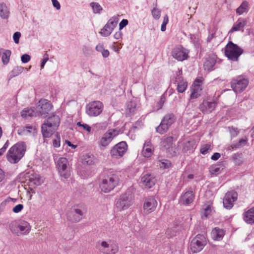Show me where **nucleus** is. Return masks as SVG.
<instances>
[{
    "label": "nucleus",
    "instance_id": "nucleus-54",
    "mask_svg": "<svg viewBox=\"0 0 254 254\" xmlns=\"http://www.w3.org/2000/svg\"><path fill=\"white\" fill-rule=\"evenodd\" d=\"M193 142L188 141L184 145V149L186 150H193L194 144Z\"/></svg>",
    "mask_w": 254,
    "mask_h": 254
},
{
    "label": "nucleus",
    "instance_id": "nucleus-23",
    "mask_svg": "<svg viewBox=\"0 0 254 254\" xmlns=\"http://www.w3.org/2000/svg\"><path fill=\"white\" fill-rule=\"evenodd\" d=\"M197 82H198V81L196 80L194 83L191 87V93L190 95V99H195L198 98L201 95L202 88L201 87L200 84L199 83H196Z\"/></svg>",
    "mask_w": 254,
    "mask_h": 254
},
{
    "label": "nucleus",
    "instance_id": "nucleus-31",
    "mask_svg": "<svg viewBox=\"0 0 254 254\" xmlns=\"http://www.w3.org/2000/svg\"><path fill=\"white\" fill-rule=\"evenodd\" d=\"M39 115L38 112L35 108H25L21 112V116L24 119L28 117H37Z\"/></svg>",
    "mask_w": 254,
    "mask_h": 254
},
{
    "label": "nucleus",
    "instance_id": "nucleus-49",
    "mask_svg": "<svg viewBox=\"0 0 254 254\" xmlns=\"http://www.w3.org/2000/svg\"><path fill=\"white\" fill-rule=\"evenodd\" d=\"M190 39L191 42H192L196 48H199L200 43L198 37L195 35L191 34L190 35Z\"/></svg>",
    "mask_w": 254,
    "mask_h": 254
},
{
    "label": "nucleus",
    "instance_id": "nucleus-26",
    "mask_svg": "<svg viewBox=\"0 0 254 254\" xmlns=\"http://www.w3.org/2000/svg\"><path fill=\"white\" fill-rule=\"evenodd\" d=\"M244 221L247 224H254V207H253L243 214Z\"/></svg>",
    "mask_w": 254,
    "mask_h": 254
},
{
    "label": "nucleus",
    "instance_id": "nucleus-12",
    "mask_svg": "<svg viewBox=\"0 0 254 254\" xmlns=\"http://www.w3.org/2000/svg\"><path fill=\"white\" fill-rule=\"evenodd\" d=\"M127 149V145L125 141H121L114 146L111 151L110 154L112 158L119 159L123 157Z\"/></svg>",
    "mask_w": 254,
    "mask_h": 254
},
{
    "label": "nucleus",
    "instance_id": "nucleus-29",
    "mask_svg": "<svg viewBox=\"0 0 254 254\" xmlns=\"http://www.w3.org/2000/svg\"><path fill=\"white\" fill-rule=\"evenodd\" d=\"M176 82L177 83V90L179 93L184 92L187 88L188 83L184 80L182 76H178L176 78Z\"/></svg>",
    "mask_w": 254,
    "mask_h": 254
},
{
    "label": "nucleus",
    "instance_id": "nucleus-33",
    "mask_svg": "<svg viewBox=\"0 0 254 254\" xmlns=\"http://www.w3.org/2000/svg\"><path fill=\"white\" fill-rule=\"evenodd\" d=\"M247 141H248V138L247 137H245V138L240 139L238 142L235 143H232V144L229 145L227 149L228 150H231L233 149L240 148L241 147H242L243 146L246 144V143H247Z\"/></svg>",
    "mask_w": 254,
    "mask_h": 254
},
{
    "label": "nucleus",
    "instance_id": "nucleus-40",
    "mask_svg": "<svg viewBox=\"0 0 254 254\" xmlns=\"http://www.w3.org/2000/svg\"><path fill=\"white\" fill-rule=\"evenodd\" d=\"M11 54V51L9 50H4V52L2 53L1 61L4 65L7 64L9 62Z\"/></svg>",
    "mask_w": 254,
    "mask_h": 254
},
{
    "label": "nucleus",
    "instance_id": "nucleus-30",
    "mask_svg": "<svg viewBox=\"0 0 254 254\" xmlns=\"http://www.w3.org/2000/svg\"><path fill=\"white\" fill-rule=\"evenodd\" d=\"M225 167V162H219L217 164L213 165L210 166L209 169L211 174L213 175H218L220 174L224 169Z\"/></svg>",
    "mask_w": 254,
    "mask_h": 254
},
{
    "label": "nucleus",
    "instance_id": "nucleus-13",
    "mask_svg": "<svg viewBox=\"0 0 254 254\" xmlns=\"http://www.w3.org/2000/svg\"><path fill=\"white\" fill-rule=\"evenodd\" d=\"M217 105V102L214 100L206 99L199 105L198 108L203 114H209L215 109Z\"/></svg>",
    "mask_w": 254,
    "mask_h": 254
},
{
    "label": "nucleus",
    "instance_id": "nucleus-48",
    "mask_svg": "<svg viewBox=\"0 0 254 254\" xmlns=\"http://www.w3.org/2000/svg\"><path fill=\"white\" fill-rule=\"evenodd\" d=\"M228 128L231 134V138L236 137L239 133L240 131L237 127H229Z\"/></svg>",
    "mask_w": 254,
    "mask_h": 254
},
{
    "label": "nucleus",
    "instance_id": "nucleus-3",
    "mask_svg": "<svg viewBox=\"0 0 254 254\" xmlns=\"http://www.w3.org/2000/svg\"><path fill=\"white\" fill-rule=\"evenodd\" d=\"M61 120L59 116L52 115L42 124V133L45 138H49L58 129Z\"/></svg>",
    "mask_w": 254,
    "mask_h": 254
},
{
    "label": "nucleus",
    "instance_id": "nucleus-59",
    "mask_svg": "<svg viewBox=\"0 0 254 254\" xmlns=\"http://www.w3.org/2000/svg\"><path fill=\"white\" fill-rule=\"evenodd\" d=\"M49 60V55L48 54L45 53L43 56V59L41 64V68H44L45 64Z\"/></svg>",
    "mask_w": 254,
    "mask_h": 254
},
{
    "label": "nucleus",
    "instance_id": "nucleus-46",
    "mask_svg": "<svg viewBox=\"0 0 254 254\" xmlns=\"http://www.w3.org/2000/svg\"><path fill=\"white\" fill-rule=\"evenodd\" d=\"M127 110L130 114H133L136 110V103L132 101L127 103Z\"/></svg>",
    "mask_w": 254,
    "mask_h": 254
},
{
    "label": "nucleus",
    "instance_id": "nucleus-32",
    "mask_svg": "<svg viewBox=\"0 0 254 254\" xmlns=\"http://www.w3.org/2000/svg\"><path fill=\"white\" fill-rule=\"evenodd\" d=\"M194 196L192 191L186 192L181 197V201L183 204H189L191 203L194 199Z\"/></svg>",
    "mask_w": 254,
    "mask_h": 254
},
{
    "label": "nucleus",
    "instance_id": "nucleus-64",
    "mask_svg": "<svg viewBox=\"0 0 254 254\" xmlns=\"http://www.w3.org/2000/svg\"><path fill=\"white\" fill-rule=\"evenodd\" d=\"M9 142L8 141V140H7L6 141V142L4 143V145L3 146V147L0 149V150L3 152H4L7 148L8 147V146H9Z\"/></svg>",
    "mask_w": 254,
    "mask_h": 254
},
{
    "label": "nucleus",
    "instance_id": "nucleus-53",
    "mask_svg": "<svg viewBox=\"0 0 254 254\" xmlns=\"http://www.w3.org/2000/svg\"><path fill=\"white\" fill-rule=\"evenodd\" d=\"M211 207H212L210 204H208L206 206H204V215L206 217H208V216L210 214V213L211 212Z\"/></svg>",
    "mask_w": 254,
    "mask_h": 254
},
{
    "label": "nucleus",
    "instance_id": "nucleus-9",
    "mask_svg": "<svg viewBox=\"0 0 254 254\" xmlns=\"http://www.w3.org/2000/svg\"><path fill=\"white\" fill-rule=\"evenodd\" d=\"M60 176L64 179H67L70 176V168L68 160L64 157L60 158L56 164Z\"/></svg>",
    "mask_w": 254,
    "mask_h": 254
},
{
    "label": "nucleus",
    "instance_id": "nucleus-4",
    "mask_svg": "<svg viewBox=\"0 0 254 254\" xmlns=\"http://www.w3.org/2000/svg\"><path fill=\"white\" fill-rule=\"evenodd\" d=\"M249 83V79L241 75L233 78L231 81V87L236 94H239L246 90Z\"/></svg>",
    "mask_w": 254,
    "mask_h": 254
},
{
    "label": "nucleus",
    "instance_id": "nucleus-39",
    "mask_svg": "<svg viewBox=\"0 0 254 254\" xmlns=\"http://www.w3.org/2000/svg\"><path fill=\"white\" fill-rule=\"evenodd\" d=\"M29 181L31 183L37 186L40 185L41 184L40 176L36 174H33L30 176Z\"/></svg>",
    "mask_w": 254,
    "mask_h": 254
},
{
    "label": "nucleus",
    "instance_id": "nucleus-21",
    "mask_svg": "<svg viewBox=\"0 0 254 254\" xmlns=\"http://www.w3.org/2000/svg\"><path fill=\"white\" fill-rule=\"evenodd\" d=\"M154 148L152 146L151 139H147L143 145L141 154L144 157L149 158L152 156L153 153Z\"/></svg>",
    "mask_w": 254,
    "mask_h": 254
},
{
    "label": "nucleus",
    "instance_id": "nucleus-34",
    "mask_svg": "<svg viewBox=\"0 0 254 254\" xmlns=\"http://www.w3.org/2000/svg\"><path fill=\"white\" fill-rule=\"evenodd\" d=\"M9 14V9L6 4L3 2L0 3V16L2 19H7Z\"/></svg>",
    "mask_w": 254,
    "mask_h": 254
},
{
    "label": "nucleus",
    "instance_id": "nucleus-37",
    "mask_svg": "<svg viewBox=\"0 0 254 254\" xmlns=\"http://www.w3.org/2000/svg\"><path fill=\"white\" fill-rule=\"evenodd\" d=\"M248 4V2L247 1H244L240 6L237 8L236 13L239 15L247 13L249 10Z\"/></svg>",
    "mask_w": 254,
    "mask_h": 254
},
{
    "label": "nucleus",
    "instance_id": "nucleus-55",
    "mask_svg": "<svg viewBox=\"0 0 254 254\" xmlns=\"http://www.w3.org/2000/svg\"><path fill=\"white\" fill-rule=\"evenodd\" d=\"M76 125L78 127H83L84 130L87 131L88 132H90L91 130V127L86 124H81V122H79L77 123Z\"/></svg>",
    "mask_w": 254,
    "mask_h": 254
},
{
    "label": "nucleus",
    "instance_id": "nucleus-56",
    "mask_svg": "<svg viewBox=\"0 0 254 254\" xmlns=\"http://www.w3.org/2000/svg\"><path fill=\"white\" fill-rule=\"evenodd\" d=\"M21 33L19 32H16L14 33L13 35V39L14 42L16 44H18L19 42V38L21 37Z\"/></svg>",
    "mask_w": 254,
    "mask_h": 254
},
{
    "label": "nucleus",
    "instance_id": "nucleus-60",
    "mask_svg": "<svg viewBox=\"0 0 254 254\" xmlns=\"http://www.w3.org/2000/svg\"><path fill=\"white\" fill-rule=\"evenodd\" d=\"M128 24V20L127 19H123L119 24V28L121 30Z\"/></svg>",
    "mask_w": 254,
    "mask_h": 254
},
{
    "label": "nucleus",
    "instance_id": "nucleus-11",
    "mask_svg": "<svg viewBox=\"0 0 254 254\" xmlns=\"http://www.w3.org/2000/svg\"><path fill=\"white\" fill-rule=\"evenodd\" d=\"M103 108V104L101 102L93 101L86 106V112L90 117H96L102 112Z\"/></svg>",
    "mask_w": 254,
    "mask_h": 254
},
{
    "label": "nucleus",
    "instance_id": "nucleus-19",
    "mask_svg": "<svg viewBox=\"0 0 254 254\" xmlns=\"http://www.w3.org/2000/svg\"><path fill=\"white\" fill-rule=\"evenodd\" d=\"M83 211L79 208H74L67 214L68 219L72 222H78L82 219Z\"/></svg>",
    "mask_w": 254,
    "mask_h": 254
},
{
    "label": "nucleus",
    "instance_id": "nucleus-24",
    "mask_svg": "<svg viewBox=\"0 0 254 254\" xmlns=\"http://www.w3.org/2000/svg\"><path fill=\"white\" fill-rule=\"evenodd\" d=\"M31 227L30 224L26 221L21 220L19 221V233L21 235H26L29 233Z\"/></svg>",
    "mask_w": 254,
    "mask_h": 254
},
{
    "label": "nucleus",
    "instance_id": "nucleus-58",
    "mask_svg": "<svg viewBox=\"0 0 254 254\" xmlns=\"http://www.w3.org/2000/svg\"><path fill=\"white\" fill-rule=\"evenodd\" d=\"M23 205L21 204H19L13 208L12 211L14 213H17L20 212L23 209Z\"/></svg>",
    "mask_w": 254,
    "mask_h": 254
},
{
    "label": "nucleus",
    "instance_id": "nucleus-42",
    "mask_svg": "<svg viewBox=\"0 0 254 254\" xmlns=\"http://www.w3.org/2000/svg\"><path fill=\"white\" fill-rule=\"evenodd\" d=\"M157 166L163 169L169 168L171 166V163L168 160H159L157 162Z\"/></svg>",
    "mask_w": 254,
    "mask_h": 254
},
{
    "label": "nucleus",
    "instance_id": "nucleus-6",
    "mask_svg": "<svg viewBox=\"0 0 254 254\" xmlns=\"http://www.w3.org/2000/svg\"><path fill=\"white\" fill-rule=\"evenodd\" d=\"M243 53V50L231 41L229 42L225 47V54L232 61H237Z\"/></svg>",
    "mask_w": 254,
    "mask_h": 254
},
{
    "label": "nucleus",
    "instance_id": "nucleus-51",
    "mask_svg": "<svg viewBox=\"0 0 254 254\" xmlns=\"http://www.w3.org/2000/svg\"><path fill=\"white\" fill-rule=\"evenodd\" d=\"M56 138L53 140V145L54 147L57 148L60 146V135L58 133L55 134Z\"/></svg>",
    "mask_w": 254,
    "mask_h": 254
},
{
    "label": "nucleus",
    "instance_id": "nucleus-50",
    "mask_svg": "<svg viewBox=\"0 0 254 254\" xmlns=\"http://www.w3.org/2000/svg\"><path fill=\"white\" fill-rule=\"evenodd\" d=\"M151 14L154 19H159L161 16V10L154 7L151 10Z\"/></svg>",
    "mask_w": 254,
    "mask_h": 254
},
{
    "label": "nucleus",
    "instance_id": "nucleus-38",
    "mask_svg": "<svg viewBox=\"0 0 254 254\" xmlns=\"http://www.w3.org/2000/svg\"><path fill=\"white\" fill-rule=\"evenodd\" d=\"M24 69L23 67L21 66H17L14 67L13 69L9 72V76L10 78L18 76L21 73Z\"/></svg>",
    "mask_w": 254,
    "mask_h": 254
},
{
    "label": "nucleus",
    "instance_id": "nucleus-35",
    "mask_svg": "<svg viewBox=\"0 0 254 254\" xmlns=\"http://www.w3.org/2000/svg\"><path fill=\"white\" fill-rule=\"evenodd\" d=\"M82 159L84 164H86L89 165L94 164L96 161V158L94 156L89 153L84 155Z\"/></svg>",
    "mask_w": 254,
    "mask_h": 254
},
{
    "label": "nucleus",
    "instance_id": "nucleus-28",
    "mask_svg": "<svg viewBox=\"0 0 254 254\" xmlns=\"http://www.w3.org/2000/svg\"><path fill=\"white\" fill-rule=\"evenodd\" d=\"M216 62V57L215 55L208 56L205 58L204 63V67L205 70H210L212 69Z\"/></svg>",
    "mask_w": 254,
    "mask_h": 254
},
{
    "label": "nucleus",
    "instance_id": "nucleus-25",
    "mask_svg": "<svg viewBox=\"0 0 254 254\" xmlns=\"http://www.w3.org/2000/svg\"><path fill=\"white\" fill-rule=\"evenodd\" d=\"M225 235V230L219 227H215L213 228L211 233V238L215 241H221Z\"/></svg>",
    "mask_w": 254,
    "mask_h": 254
},
{
    "label": "nucleus",
    "instance_id": "nucleus-10",
    "mask_svg": "<svg viewBox=\"0 0 254 254\" xmlns=\"http://www.w3.org/2000/svg\"><path fill=\"white\" fill-rule=\"evenodd\" d=\"M175 121V117L173 114L166 115L162 120L160 125L156 127V132L161 134L165 133Z\"/></svg>",
    "mask_w": 254,
    "mask_h": 254
},
{
    "label": "nucleus",
    "instance_id": "nucleus-16",
    "mask_svg": "<svg viewBox=\"0 0 254 254\" xmlns=\"http://www.w3.org/2000/svg\"><path fill=\"white\" fill-rule=\"evenodd\" d=\"M238 194L236 191L227 192L223 198V206L227 209H230L233 206V203L237 199Z\"/></svg>",
    "mask_w": 254,
    "mask_h": 254
},
{
    "label": "nucleus",
    "instance_id": "nucleus-18",
    "mask_svg": "<svg viewBox=\"0 0 254 254\" xmlns=\"http://www.w3.org/2000/svg\"><path fill=\"white\" fill-rule=\"evenodd\" d=\"M116 130L109 129L106 132L100 140V144L102 146L106 147L109 145L114 137L117 135Z\"/></svg>",
    "mask_w": 254,
    "mask_h": 254
},
{
    "label": "nucleus",
    "instance_id": "nucleus-22",
    "mask_svg": "<svg viewBox=\"0 0 254 254\" xmlns=\"http://www.w3.org/2000/svg\"><path fill=\"white\" fill-rule=\"evenodd\" d=\"M173 144V137L172 136H168L164 138L161 142L162 148L167 152H174Z\"/></svg>",
    "mask_w": 254,
    "mask_h": 254
},
{
    "label": "nucleus",
    "instance_id": "nucleus-15",
    "mask_svg": "<svg viewBox=\"0 0 254 254\" xmlns=\"http://www.w3.org/2000/svg\"><path fill=\"white\" fill-rule=\"evenodd\" d=\"M157 201L153 197L146 198L143 206L144 214L148 215L154 211L157 207Z\"/></svg>",
    "mask_w": 254,
    "mask_h": 254
},
{
    "label": "nucleus",
    "instance_id": "nucleus-52",
    "mask_svg": "<svg viewBox=\"0 0 254 254\" xmlns=\"http://www.w3.org/2000/svg\"><path fill=\"white\" fill-rule=\"evenodd\" d=\"M169 21V18L167 15H165L163 17V21L161 25V30L162 31H165L166 29V25Z\"/></svg>",
    "mask_w": 254,
    "mask_h": 254
},
{
    "label": "nucleus",
    "instance_id": "nucleus-20",
    "mask_svg": "<svg viewBox=\"0 0 254 254\" xmlns=\"http://www.w3.org/2000/svg\"><path fill=\"white\" fill-rule=\"evenodd\" d=\"M141 182L146 189H150L155 185L156 179L152 175L146 174L141 177Z\"/></svg>",
    "mask_w": 254,
    "mask_h": 254
},
{
    "label": "nucleus",
    "instance_id": "nucleus-27",
    "mask_svg": "<svg viewBox=\"0 0 254 254\" xmlns=\"http://www.w3.org/2000/svg\"><path fill=\"white\" fill-rule=\"evenodd\" d=\"M247 23V21L246 19L242 18H239L233 25L229 32L241 30L243 31V28L246 25Z\"/></svg>",
    "mask_w": 254,
    "mask_h": 254
},
{
    "label": "nucleus",
    "instance_id": "nucleus-8",
    "mask_svg": "<svg viewBox=\"0 0 254 254\" xmlns=\"http://www.w3.org/2000/svg\"><path fill=\"white\" fill-rule=\"evenodd\" d=\"M133 203V198L129 193H124L120 195L116 202V207L120 211L128 209Z\"/></svg>",
    "mask_w": 254,
    "mask_h": 254
},
{
    "label": "nucleus",
    "instance_id": "nucleus-1",
    "mask_svg": "<svg viewBox=\"0 0 254 254\" xmlns=\"http://www.w3.org/2000/svg\"><path fill=\"white\" fill-rule=\"evenodd\" d=\"M120 179L118 174L113 170L104 171L103 177L100 183V188L102 191L108 193L118 186Z\"/></svg>",
    "mask_w": 254,
    "mask_h": 254
},
{
    "label": "nucleus",
    "instance_id": "nucleus-36",
    "mask_svg": "<svg viewBox=\"0 0 254 254\" xmlns=\"http://www.w3.org/2000/svg\"><path fill=\"white\" fill-rule=\"evenodd\" d=\"M9 229L12 233L18 236L19 221H12L8 225Z\"/></svg>",
    "mask_w": 254,
    "mask_h": 254
},
{
    "label": "nucleus",
    "instance_id": "nucleus-61",
    "mask_svg": "<svg viewBox=\"0 0 254 254\" xmlns=\"http://www.w3.org/2000/svg\"><path fill=\"white\" fill-rule=\"evenodd\" d=\"M53 6L56 7L57 9H60L61 8V5L59 2L57 0H52Z\"/></svg>",
    "mask_w": 254,
    "mask_h": 254
},
{
    "label": "nucleus",
    "instance_id": "nucleus-14",
    "mask_svg": "<svg viewBox=\"0 0 254 254\" xmlns=\"http://www.w3.org/2000/svg\"><path fill=\"white\" fill-rule=\"evenodd\" d=\"M189 51L182 46L175 47L172 51V57L178 61L182 62L189 58Z\"/></svg>",
    "mask_w": 254,
    "mask_h": 254
},
{
    "label": "nucleus",
    "instance_id": "nucleus-7",
    "mask_svg": "<svg viewBox=\"0 0 254 254\" xmlns=\"http://www.w3.org/2000/svg\"><path fill=\"white\" fill-rule=\"evenodd\" d=\"M207 243L206 235L198 234L190 242V250L193 253H197L203 250Z\"/></svg>",
    "mask_w": 254,
    "mask_h": 254
},
{
    "label": "nucleus",
    "instance_id": "nucleus-57",
    "mask_svg": "<svg viewBox=\"0 0 254 254\" xmlns=\"http://www.w3.org/2000/svg\"><path fill=\"white\" fill-rule=\"evenodd\" d=\"M30 59L31 57L30 55L26 54L22 55L21 57V60L23 63H28L30 60Z\"/></svg>",
    "mask_w": 254,
    "mask_h": 254
},
{
    "label": "nucleus",
    "instance_id": "nucleus-47",
    "mask_svg": "<svg viewBox=\"0 0 254 254\" xmlns=\"http://www.w3.org/2000/svg\"><path fill=\"white\" fill-rule=\"evenodd\" d=\"M212 146L210 144H204L202 145L200 149V152L201 154L205 155L209 151H211Z\"/></svg>",
    "mask_w": 254,
    "mask_h": 254
},
{
    "label": "nucleus",
    "instance_id": "nucleus-43",
    "mask_svg": "<svg viewBox=\"0 0 254 254\" xmlns=\"http://www.w3.org/2000/svg\"><path fill=\"white\" fill-rule=\"evenodd\" d=\"M233 160L236 165H241L243 162L241 154L235 153L232 156Z\"/></svg>",
    "mask_w": 254,
    "mask_h": 254
},
{
    "label": "nucleus",
    "instance_id": "nucleus-2",
    "mask_svg": "<svg viewBox=\"0 0 254 254\" xmlns=\"http://www.w3.org/2000/svg\"><path fill=\"white\" fill-rule=\"evenodd\" d=\"M26 151V145L24 142H18L8 150L6 158L11 164L18 163L23 157Z\"/></svg>",
    "mask_w": 254,
    "mask_h": 254
},
{
    "label": "nucleus",
    "instance_id": "nucleus-63",
    "mask_svg": "<svg viewBox=\"0 0 254 254\" xmlns=\"http://www.w3.org/2000/svg\"><path fill=\"white\" fill-rule=\"evenodd\" d=\"M123 35L122 31L120 30L118 32L115 33L114 37L116 39H120Z\"/></svg>",
    "mask_w": 254,
    "mask_h": 254
},
{
    "label": "nucleus",
    "instance_id": "nucleus-45",
    "mask_svg": "<svg viewBox=\"0 0 254 254\" xmlns=\"http://www.w3.org/2000/svg\"><path fill=\"white\" fill-rule=\"evenodd\" d=\"M90 5L95 13H100L102 10L101 6L97 2H92L90 3Z\"/></svg>",
    "mask_w": 254,
    "mask_h": 254
},
{
    "label": "nucleus",
    "instance_id": "nucleus-44",
    "mask_svg": "<svg viewBox=\"0 0 254 254\" xmlns=\"http://www.w3.org/2000/svg\"><path fill=\"white\" fill-rule=\"evenodd\" d=\"M118 21H119L118 16H114L111 17L109 20V21H108V22L106 24H107L109 26H110L111 28L112 29V30H114V29L117 26Z\"/></svg>",
    "mask_w": 254,
    "mask_h": 254
},
{
    "label": "nucleus",
    "instance_id": "nucleus-17",
    "mask_svg": "<svg viewBox=\"0 0 254 254\" xmlns=\"http://www.w3.org/2000/svg\"><path fill=\"white\" fill-rule=\"evenodd\" d=\"M52 106L46 99H41L38 103V114L43 118L51 110Z\"/></svg>",
    "mask_w": 254,
    "mask_h": 254
},
{
    "label": "nucleus",
    "instance_id": "nucleus-62",
    "mask_svg": "<svg viewBox=\"0 0 254 254\" xmlns=\"http://www.w3.org/2000/svg\"><path fill=\"white\" fill-rule=\"evenodd\" d=\"M221 156V155L219 153L216 152L213 154V155L211 156V159L213 160L216 161Z\"/></svg>",
    "mask_w": 254,
    "mask_h": 254
},
{
    "label": "nucleus",
    "instance_id": "nucleus-5",
    "mask_svg": "<svg viewBox=\"0 0 254 254\" xmlns=\"http://www.w3.org/2000/svg\"><path fill=\"white\" fill-rule=\"evenodd\" d=\"M97 248L104 254H116L119 251L118 243L112 240L98 242Z\"/></svg>",
    "mask_w": 254,
    "mask_h": 254
},
{
    "label": "nucleus",
    "instance_id": "nucleus-41",
    "mask_svg": "<svg viewBox=\"0 0 254 254\" xmlns=\"http://www.w3.org/2000/svg\"><path fill=\"white\" fill-rule=\"evenodd\" d=\"M113 30L107 24L101 30L100 33L103 36H108L112 32Z\"/></svg>",
    "mask_w": 254,
    "mask_h": 254
}]
</instances>
